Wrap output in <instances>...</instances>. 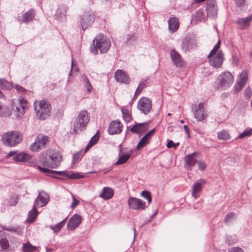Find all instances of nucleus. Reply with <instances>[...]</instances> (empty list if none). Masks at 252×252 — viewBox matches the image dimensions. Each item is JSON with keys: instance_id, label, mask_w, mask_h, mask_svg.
<instances>
[{"instance_id": "nucleus-55", "label": "nucleus", "mask_w": 252, "mask_h": 252, "mask_svg": "<svg viewBox=\"0 0 252 252\" xmlns=\"http://www.w3.org/2000/svg\"><path fill=\"white\" fill-rule=\"evenodd\" d=\"M228 252H244L242 249L239 247L231 248Z\"/></svg>"}, {"instance_id": "nucleus-35", "label": "nucleus", "mask_w": 252, "mask_h": 252, "mask_svg": "<svg viewBox=\"0 0 252 252\" xmlns=\"http://www.w3.org/2000/svg\"><path fill=\"white\" fill-rule=\"evenodd\" d=\"M121 111L123 114V118L126 123L129 122L132 120V116L129 110L125 107L121 108Z\"/></svg>"}, {"instance_id": "nucleus-38", "label": "nucleus", "mask_w": 252, "mask_h": 252, "mask_svg": "<svg viewBox=\"0 0 252 252\" xmlns=\"http://www.w3.org/2000/svg\"><path fill=\"white\" fill-rule=\"evenodd\" d=\"M84 154L82 153V150H80L74 154L71 163L72 166L74 165L77 161L80 160Z\"/></svg>"}, {"instance_id": "nucleus-4", "label": "nucleus", "mask_w": 252, "mask_h": 252, "mask_svg": "<svg viewBox=\"0 0 252 252\" xmlns=\"http://www.w3.org/2000/svg\"><path fill=\"white\" fill-rule=\"evenodd\" d=\"M34 109L37 117L42 120L47 119L50 115L51 105L45 100L34 103Z\"/></svg>"}, {"instance_id": "nucleus-19", "label": "nucleus", "mask_w": 252, "mask_h": 252, "mask_svg": "<svg viewBox=\"0 0 252 252\" xmlns=\"http://www.w3.org/2000/svg\"><path fill=\"white\" fill-rule=\"evenodd\" d=\"M114 77L115 80L122 83L128 84L130 82V79L125 71L118 69L115 73Z\"/></svg>"}, {"instance_id": "nucleus-40", "label": "nucleus", "mask_w": 252, "mask_h": 252, "mask_svg": "<svg viewBox=\"0 0 252 252\" xmlns=\"http://www.w3.org/2000/svg\"><path fill=\"white\" fill-rule=\"evenodd\" d=\"M218 137L220 139L224 140H229L230 138L229 133L225 130H222L221 131L219 132Z\"/></svg>"}, {"instance_id": "nucleus-57", "label": "nucleus", "mask_w": 252, "mask_h": 252, "mask_svg": "<svg viewBox=\"0 0 252 252\" xmlns=\"http://www.w3.org/2000/svg\"><path fill=\"white\" fill-rule=\"evenodd\" d=\"M180 143H167L166 146L168 148H176L179 145Z\"/></svg>"}, {"instance_id": "nucleus-44", "label": "nucleus", "mask_w": 252, "mask_h": 252, "mask_svg": "<svg viewBox=\"0 0 252 252\" xmlns=\"http://www.w3.org/2000/svg\"><path fill=\"white\" fill-rule=\"evenodd\" d=\"M18 201V197L17 195L14 194L11 196L10 199L8 201V206H15L17 204Z\"/></svg>"}, {"instance_id": "nucleus-14", "label": "nucleus", "mask_w": 252, "mask_h": 252, "mask_svg": "<svg viewBox=\"0 0 252 252\" xmlns=\"http://www.w3.org/2000/svg\"><path fill=\"white\" fill-rule=\"evenodd\" d=\"M49 195L44 191H39L38 194L34 201L35 206L42 207L45 206L49 202Z\"/></svg>"}, {"instance_id": "nucleus-10", "label": "nucleus", "mask_w": 252, "mask_h": 252, "mask_svg": "<svg viewBox=\"0 0 252 252\" xmlns=\"http://www.w3.org/2000/svg\"><path fill=\"white\" fill-rule=\"evenodd\" d=\"M205 10L208 17L216 18L218 15V7L216 0H207Z\"/></svg>"}, {"instance_id": "nucleus-27", "label": "nucleus", "mask_w": 252, "mask_h": 252, "mask_svg": "<svg viewBox=\"0 0 252 252\" xmlns=\"http://www.w3.org/2000/svg\"><path fill=\"white\" fill-rule=\"evenodd\" d=\"M196 46V43L194 42L192 40H190L188 38H185L182 41L181 47L183 51L187 52L190 49L193 48Z\"/></svg>"}, {"instance_id": "nucleus-47", "label": "nucleus", "mask_w": 252, "mask_h": 252, "mask_svg": "<svg viewBox=\"0 0 252 252\" xmlns=\"http://www.w3.org/2000/svg\"><path fill=\"white\" fill-rule=\"evenodd\" d=\"M252 135V128L247 129L239 135L238 138H243L246 136H250Z\"/></svg>"}, {"instance_id": "nucleus-25", "label": "nucleus", "mask_w": 252, "mask_h": 252, "mask_svg": "<svg viewBox=\"0 0 252 252\" xmlns=\"http://www.w3.org/2000/svg\"><path fill=\"white\" fill-rule=\"evenodd\" d=\"M252 20V15H251L246 18L238 19L235 23L238 26L239 29L243 30L249 27Z\"/></svg>"}, {"instance_id": "nucleus-46", "label": "nucleus", "mask_w": 252, "mask_h": 252, "mask_svg": "<svg viewBox=\"0 0 252 252\" xmlns=\"http://www.w3.org/2000/svg\"><path fill=\"white\" fill-rule=\"evenodd\" d=\"M141 195L148 200V203L150 204L152 201V196L149 191L143 190L141 193Z\"/></svg>"}, {"instance_id": "nucleus-12", "label": "nucleus", "mask_w": 252, "mask_h": 252, "mask_svg": "<svg viewBox=\"0 0 252 252\" xmlns=\"http://www.w3.org/2000/svg\"><path fill=\"white\" fill-rule=\"evenodd\" d=\"M223 57L222 52L219 51L216 56L211 57L209 60L210 65L215 68L221 67L224 59Z\"/></svg>"}, {"instance_id": "nucleus-23", "label": "nucleus", "mask_w": 252, "mask_h": 252, "mask_svg": "<svg viewBox=\"0 0 252 252\" xmlns=\"http://www.w3.org/2000/svg\"><path fill=\"white\" fill-rule=\"evenodd\" d=\"M170 57L174 64L178 67H182L183 65V61L180 54L175 49H173L170 51Z\"/></svg>"}, {"instance_id": "nucleus-59", "label": "nucleus", "mask_w": 252, "mask_h": 252, "mask_svg": "<svg viewBox=\"0 0 252 252\" xmlns=\"http://www.w3.org/2000/svg\"><path fill=\"white\" fill-rule=\"evenodd\" d=\"M236 4L238 6H241L244 4L245 0H235Z\"/></svg>"}, {"instance_id": "nucleus-16", "label": "nucleus", "mask_w": 252, "mask_h": 252, "mask_svg": "<svg viewBox=\"0 0 252 252\" xmlns=\"http://www.w3.org/2000/svg\"><path fill=\"white\" fill-rule=\"evenodd\" d=\"M19 106L16 107L14 112L16 117H22L25 113V109L28 107V101L23 97L19 99Z\"/></svg>"}, {"instance_id": "nucleus-34", "label": "nucleus", "mask_w": 252, "mask_h": 252, "mask_svg": "<svg viewBox=\"0 0 252 252\" xmlns=\"http://www.w3.org/2000/svg\"><path fill=\"white\" fill-rule=\"evenodd\" d=\"M47 143H32L30 149L33 152H37L46 147Z\"/></svg>"}, {"instance_id": "nucleus-13", "label": "nucleus", "mask_w": 252, "mask_h": 252, "mask_svg": "<svg viewBox=\"0 0 252 252\" xmlns=\"http://www.w3.org/2000/svg\"><path fill=\"white\" fill-rule=\"evenodd\" d=\"M194 117L198 121H202L206 119L208 115L205 112L203 104L200 103L193 109Z\"/></svg>"}, {"instance_id": "nucleus-28", "label": "nucleus", "mask_w": 252, "mask_h": 252, "mask_svg": "<svg viewBox=\"0 0 252 252\" xmlns=\"http://www.w3.org/2000/svg\"><path fill=\"white\" fill-rule=\"evenodd\" d=\"M114 195V190L112 189L109 187H104L102 189V192L99 194V196L104 200L110 199Z\"/></svg>"}, {"instance_id": "nucleus-5", "label": "nucleus", "mask_w": 252, "mask_h": 252, "mask_svg": "<svg viewBox=\"0 0 252 252\" xmlns=\"http://www.w3.org/2000/svg\"><path fill=\"white\" fill-rule=\"evenodd\" d=\"M233 82L234 77L232 74L228 71H224L217 78V88L221 90H226L232 85Z\"/></svg>"}, {"instance_id": "nucleus-39", "label": "nucleus", "mask_w": 252, "mask_h": 252, "mask_svg": "<svg viewBox=\"0 0 252 252\" xmlns=\"http://www.w3.org/2000/svg\"><path fill=\"white\" fill-rule=\"evenodd\" d=\"M11 87V84L4 78H0V88L2 90H8Z\"/></svg>"}, {"instance_id": "nucleus-31", "label": "nucleus", "mask_w": 252, "mask_h": 252, "mask_svg": "<svg viewBox=\"0 0 252 252\" xmlns=\"http://www.w3.org/2000/svg\"><path fill=\"white\" fill-rule=\"evenodd\" d=\"M9 247L8 241L6 239L5 233L0 231V250L7 249Z\"/></svg>"}, {"instance_id": "nucleus-7", "label": "nucleus", "mask_w": 252, "mask_h": 252, "mask_svg": "<svg viewBox=\"0 0 252 252\" xmlns=\"http://www.w3.org/2000/svg\"><path fill=\"white\" fill-rule=\"evenodd\" d=\"M152 107V102L150 98L143 97L138 101L137 108L141 113L148 115L151 111Z\"/></svg>"}, {"instance_id": "nucleus-11", "label": "nucleus", "mask_w": 252, "mask_h": 252, "mask_svg": "<svg viewBox=\"0 0 252 252\" xmlns=\"http://www.w3.org/2000/svg\"><path fill=\"white\" fill-rule=\"evenodd\" d=\"M95 19L94 15L93 12H85L82 16L80 24L83 30H86L88 27L92 25Z\"/></svg>"}, {"instance_id": "nucleus-24", "label": "nucleus", "mask_w": 252, "mask_h": 252, "mask_svg": "<svg viewBox=\"0 0 252 252\" xmlns=\"http://www.w3.org/2000/svg\"><path fill=\"white\" fill-rule=\"evenodd\" d=\"M35 16L34 11L31 9L23 14L21 16L18 17V21L21 23H28L32 20Z\"/></svg>"}, {"instance_id": "nucleus-61", "label": "nucleus", "mask_w": 252, "mask_h": 252, "mask_svg": "<svg viewBox=\"0 0 252 252\" xmlns=\"http://www.w3.org/2000/svg\"><path fill=\"white\" fill-rule=\"evenodd\" d=\"M147 143H138L136 148V150H140L141 148L144 147Z\"/></svg>"}, {"instance_id": "nucleus-41", "label": "nucleus", "mask_w": 252, "mask_h": 252, "mask_svg": "<svg viewBox=\"0 0 252 252\" xmlns=\"http://www.w3.org/2000/svg\"><path fill=\"white\" fill-rule=\"evenodd\" d=\"M155 128H153L150 131L147 132L141 139L139 142H146L147 140H149L151 139V138L154 135L155 132Z\"/></svg>"}, {"instance_id": "nucleus-45", "label": "nucleus", "mask_w": 252, "mask_h": 252, "mask_svg": "<svg viewBox=\"0 0 252 252\" xmlns=\"http://www.w3.org/2000/svg\"><path fill=\"white\" fill-rule=\"evenodd\" d=\"M51 140L50 138L47 136L43 135L42 134L38 135L34 142H49Z\"/></svg>"}, {"instance_id": "nucleus-30", "label": "nucleus", "mask_w": 252, "mask_h": 252, "mask_svg": "<svg viewBox=\"0 0 252 252\" xmlns=\"http://www.w3.org/2000/svg\"><path fill=\"white\" fill-rule=\"evenodd\" d=\"M31 158L32 157L30 155L26 153L21 152L16 154L13 157V159L19 162H26L30 160Z\"/></svg>"}, {"instance_id": "nucleus-36", "label": "nucleus", "mask_w": 252, "mask_h": 252, "mask_svg": "<svg viewBox=\"0 0 252 252\" xmlns=\"http://www.w3.org/2000/svg\"><path fill=\"white\" fill-rule=\"evenodd\" d=\"M38 214V212L36 208L35 205H34L32 207V210L29 211L28 213V218L27 221L29 222H33L35 219Z\"/></svg>"}, {"instance_id": "nucleus-53", "label": "nucleus", "mask_w": 252, "mask_h": 252, "mask_svg": "<svg viewBox=\"0 0 252 252\" xmlns=\"http://www.w3.org/2000/svg\"><path fill=\"white\" fill-rule=\"evenodd\" d=\"M72 197L73 199V202L70 205V208L74 209L78 205L79 202L77 199H76L73 195H72Z\"/></svg>"}, {"instance_id": "nucleus-50", "label": "nucleus", "mask_w": 252, "mask_h": 252, "mask_svg": "<svg viewBox=\"0 0 252 252\" xmlns=\"http://www.w3.org/2000/svg\"><path fill=\"white\" fill-rule=\"evenodd\" d=\"M49 228L52 230H53L55 233H58L60 231L62 227L61 226L60 224L58 223L55 225H50Z\"/></svg>"}, {"instance_id": "nucleus-42", "label": "nucleus", "mask_w": 252, "mask_h": 252, "mask_svg": "<svg viewBox=\"0 0 252 252\" xmlns=\"http://www.w3.org/2000/svg\"><path fill=\"white\" fill-rule=\"evenodd\" d=\"M239 159V157L237 156H231L225 159V162L227 164L230 165H233L234 163L237 162Z\"/></svg>"}, {"instance_id": "nucleus-21", "label": "nucleus", "mask_w": 252, "mask_h": 252, "mask_svg": "<svg viewBox=\"0 0 252 252\" xmlns=\"http://www.w3.org/2000/svg\"><path fill=\"white\" fill-rule=\"evenodd\" d=\"M206 181L204 179L197 180L192 186L191 195L192 196L196 199L199 196L197 193L202 190L203 186L205 184Z\"/></svg>"}, {"instance_id": "nucleus-56", "label": "nucleus", "mask_w": 252, "mask_h": 252, "mask_svg": "<svg viewBox=\"0 0 252 252\" xmlns=\"http://www.w3.org/2000/svg\"><path fill=\"white\" fill-rule=\"evenodd\" d=\"M146 84H147V80H145L144 81H141L139 83L137 88L139 89L140 90H141L142 91V89L146 87Z\"/></svg>"}, {"instance_id": "nucleus-15", "label": "nucleus", "mask_w": 252, "mask_h": 252, "mask_svg": "<svg viewBox=\"0 0 252 252\" xmlns=\"http://www.w3.org/2000/svg\"><path fill=\"white\" fill-rule=\"evenodd\" d=\"M197 154V153L194 152L185 156L184 158L185 167L188 170L191 171L197 162L195 158Z\"/></svg>"}, {"instance_id": "nucleus-37", "label": "nucleus", "mask_w": 252, "mask_h": 252, "mask_svg": "<svg viewBox=\"0 0 252 252\" xmlns=\"http://www.w3.org/2000/svg\"><path fill=\"white\" fill-rule=\"evenodd\" d=\"M36 247L32 246L29 242L23 244V252H33L36 250Z\"/></svg>"}, {"instance_id": "nucleus-18", "label": "nucleus", "mask_w": 252, "mask_h": 252, "mask_svg": "<svg viewBox=\"0 0 252 252\" xmlns=\"http://www.w3.org/2000/svg\"><path fill=\"white\" fill-rule=\"evenodd\" d=\"M122 127L123 125L120 120L112 121L109 125L108 132L111 135L119 133L122 131Z\"/></svg>"}, {"instance_id": "nucleus-60", "label": "nucleus", "mask_w": 252, "mask_h": 252, "mask_svg": "<svg viewBox=\"0 0 252 252\" xmlns=\"http://www.w3.org/2000/svg\"><path fill=\"white\" fill-rule=\"evenodd\" d=\"M95 143H88V145L84 150V154L86 153L89 150V149L93 147Z\"/></svg>"}, {"instance_id": "nucleus-26", "label": "nucleus", "mask_w": 252, "mask_h": 252, "mask_svg": "<svg viewBox=\"0 0 252 252\" xmlns=\"http://www.w3.org/2000/svg\"><path fill=\"white\" fill-rule=\"evenodd\" d=\"M67 7L64 5H60L56 13V17L60 21H63L66 18Z\"/></svg>"}, {"instance_id": "nucleus-43", "label": "nucleus", "mask_w": 252, "mask_h": 252, "mask_svg": "<svg viewBox=\"0 0 252 252\" xmlns=\"http://www.w3.org/2000/svg\"><path fill=\"white\" fill-rule=\"evenodd\" d=\"M83 80V84L85 88L87 89V92L89 93H91L92 91V87L88 78L86 76L84 75Z\"/></svg>"}, {"instance_id": "nucleus-63", "label": "nucleus", "mask_w": 252, "mask_h": 252, "mask_svg": "<svg viewBox=\"0 0 252 252\" xmlns=\"http://www.w3.org/2000/svg\"><path fill=\"white\" fill-rule=\"evenodd\" d=\"M245 92H246V94H245L246 97L248 98H250L251 95H252L251 91L250 89H246Z\"/></svg>"}, {"instance_id": "nucleus-17", "label": "nucleus", "mask_w": 252, "mask_h": 252, "mask_svg": "<svg viewBox=\"0 0 252 252\" xmlns=\"http://www.w3.org/2000/svg\"><path fill=\"white\" fill-rule=\"evenodd\" d=\"M82 221L81 216L77 214L73 215L67 222V228L69 230H73L77 228Z\"/></svg>"}, {"instance_id": "nucleus-20", "label": "nucleus", "mask_w": 252, "mask_h": 252, "mask_svg": "<svg viewBox=\"0 0 252 252\" xmlns=\"http://www.w3.org/2000/svg\"><path fill=\"white\" fill-rule=\"evenodd\" d=\"M149 127V123H136L130 130L131 132L138 134H142L145 132Z\"/></svg>"}, {"instance_id": "nucleus-9", "label": "nucleus", "mask_w": 252, "mask_h": 252, "mask_svg": "<svg viewBox=\"0 0 252 252\" xmlns=\"http://www.w3.org/2000/svg\"><path fill=\"white\" fill-rule=\"evenodd\" d=\"M121 145H119L120 152L118 160L115 162V165H121L125 163L131 156L132 150L128 148L121 147Z\"/></svg>"}, {"instance_id": "nucleus-3", "label": "nucleus", "mask_w": 252, "mask_h": 252, "mask_svg": "<svg viewBox=\"0 0 252 252\" xmlns=\"http://www.w3.org/2000/svg\"><path fill=\"white\" fill-rule=\"evenodd\" d=\"M89 120L90 117L87 111H81L74 122L72 132L78 133L84 130Z\"/></svg>"}, {"instance_id": "nucleus-64", "label": "nucleus", "mask_w": 252, "mask_h": 252, "mask_svg": "<svg viewBox=\"0 0 252 252\" xmlns=\"http://www.w3.org/2000/svg\"><path fill=\"white\" fill-rule=\"evenodd\" d=\"M203 13L202 12V10H198L197 12H196V17L198 18H200L202 17L203 16Z\"/></svg>"}, {"instance_id": "nucleus-6", "label": "nucleus", "mask_w": 252, "mask_h": 252, "mask_svg": "<svg viewBox=\"0 0 252 252\" xmlns=\"http://www.w3.org/2000/svg\"><path fill=\"white\" fill-rule=\"evenodd\" d=\"M23 135L18 131H11L4 133L1 136L2 142H21L23 140Z\"/></svg>"}, {"instance_id": "nucleus-58", "label": "nucleus", "mask_w": 252, "mask_h": 252, "mask_svg": "<svg viewBox=\"0 0 252 252\" xmlns=\"http://www.w3.org/2000/svg\"><path fill=\"white\" fill-rule=\"evenodd\" d=\"M218 50H219V49H218L214 47L212 50L210 52V54L208 55V58H210L211 57L214 56V55L217 53V52Z\"/></svg>"}, {"instance_id": "nucleus-62", "label": "nucleus", "mask_w": 252, "mask_h": 252, "mask_svg": "<svg viewBox=\"0 0 252 252\" xmlns=\"http://www.w3.org/2000/svg\"><path fill=\"white\" fill-rule=\"evenodd\" d=\"M232 238L231 236H227L226 239V242L229 245H232L233 244L234 241L231 240Z\"/></svg>"}, {"instance_id": "nucleus-8", "label": "nucleus", "mask_w": 252, "mask_h": 252, "mask_svg": "<svg viewBox=\"0 0 252 252\" xmlns=\"http://www.w3.org/2000/svg\"><path fill=\"white\" fill-rule=\"evenodd\" d=\"M127 203L129 207L133 210H143L147 207L144 201L135 197H129Z\"/></svg>"}, {"instance_id": "nucleus-29", "label": "nucleus", "mask_w": 252, "mask_h": 252, "mask_svg": "<svg viewBox=\"0 0 252 252\" xmlns=\"http://www.w3.org/2000/svg\"><path fill=\"white\" fill-rule=\"evenodd\" d=\"M169 30L172 32H175L179 28V21L176 17L170 18L168 21Z\"/></svg>"}, {"instance_id": "nucleus-49", "label": "nucleus", "mask_w": 252, "mask_h": 252, "mask_svg": "<svg viewBox=\"0 0 252 252\" xmlns=\"http://www.w3.org/2000/svg\"><path fill=\"white\" fill-rule=\"evenodd\" d=\"M66 176L68 177L69 179H79L81 178L84 177L83 176H80L78 173H69L68 172L66 173Z\"/></svg>"}, {"instance_id": "nucleus-1", "label": "nucleus", "mask_w": 252, "mask_h": 252, "mask_svg": "<svg viewBox=\"0 0 252 252\" xmlns=\"http://www.w3.org/2000/svg\"><path fill=\"white\" fill-rule=\"evenodd\" d=\"M111 46L110 39L102 34L96 36L91 45V53L94 55L106 53Z\"/></svg>"}, {"instance_id": "nucleus-54", "label": "nucleus", "mask_w": 252, "mask_h": 252, "mask_svg": "<svg viewBox=\"0 0 252 252\" xmlns=\"http://www.w3.org/2000/svg\"><path fill=\"white\" fill-rule=\"evenodd\" d=\"M235 216V214L233 213H230L226 215L225 218V221L227 222L233 218Z\"/></svg>"}, {"instance_id": "nucleus-32", "label": "nucleus", "mask_w": 252, "mask_h": 252, "mask_svg": "<svg viewBox=\"0 0 252 252\" xmlns=\"http://www.w3.org/2000/svg\"><path fill=\"white\" fill-rule=\"evenodd\" d=\"M37 168L43 173H46L48 175H50V174H55L57 175H63L65 176L66 175L67 171H54L51 169H49L48 168H46L45 167H42L41 166H38Z\"/></svg>"}, {"instance_id": "nucleus-2", "label": "nucleus", "mask_w": 252, "mask_h": 252, "mask_svg": "<svg viewBox=\"0 0 252 252\" xmlns=\"http://www.w3.org/2000/svg\"><path fill=\"white\" fill-rule=\"evenodd\" d=\"M62 160V156L59 150L49 149L46 151L43 165L49 168H56L60 166Z\"/></svg>"}, {"instance_id": "nucleus-22", "label": "nucleus", "mask_w": 252, "mask_h": 252, "mask_svg": "<svg viewBox=\"0 0 252 252\" xmlns=\"http://www.w3.org/2000/svg\"><path fill=\"white\" fill-rule=\"evenodd\" d=\"M248 72L246 70H243L240 74V80L235 85V90L239 92L246 85L248 80Z\"/></svg>"}, {"instance_id": "nucleus-52", "label": "nucleus", "mask_w": 252, "mask_h": 252, "mask_svg": "<svg viewBox=\"0 0 252 252\" xmlns=\"http://www.w3.org/2000/svg\"><path fill=\"white\" fill-rule=\"evenodd\" d=\"M100 136L99 131L98 130L96 133L91 137L89 142H97Z\"/></svg>"}, {"instance_id": "nucleus-51", "label": "nucleus", "mask_w": 252, "mask_h": 252, "mask_svg": "<svg viewBox=\"0 0 252 252\" xmlns=\"http://www.w3.org/2000/svg\"><path fill=\"white\" fill-rule=\"evenodd\" d=\"M198 167L199 170L203 171L206 168V164L202 160H199L197 162Z\"/></svg>"}, {"instance_id": "nucleus-48", "label": "nucleus", "mask_w": 252, "mask_h": 252, "mask_svg": "<svg viewBox=\"0 0 252 252\" xmlns=\"http://www.w3.org/2000/svg\"><path fill=\"white\" fill-rule=\"evenodd\" d=\"M10 232H12L16 234L21 235L23 233V229L21 227L18 226L16 227H11V229H9Z\"/></svg>"}, {"instance_id": "nucleus-33", "label": "nucleus", "mask_w": 252, "mask_h": 252, "mask_svg": "<svg viewBox=\"0 0 252 252\" xmlns=\"http://www.w3.org/2000/svg\"><path fill=\"white\" fill-rule=\"evenodd\" d=\"M11 114L10 109L0 101V117L9 116Z\"/></svg>"}]
</instances>
